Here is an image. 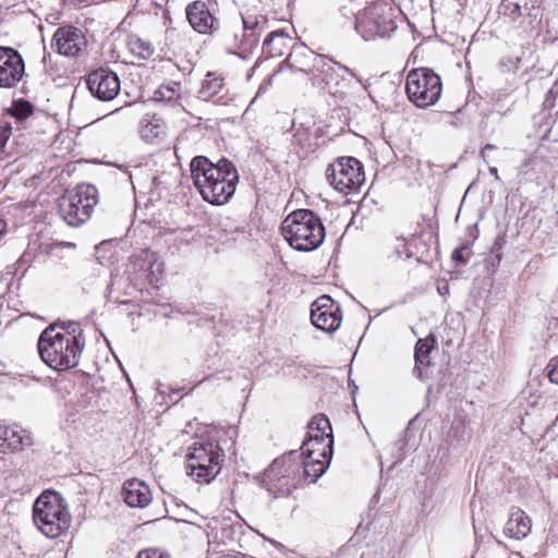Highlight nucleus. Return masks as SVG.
Listing matches in <instances>:
<instances>
[{
	"label": "nucleus",
	"mask_w": 558,
	"mask_h": 558,
	"mask_svg": "<svg viewBox=\"0 0 558 558\" xmlns=\"http://www.w3.org/2000/svg\"><path fill=\"white\" fill-rule=\"evenodd\" d=\"M243 29L241 35H233L228 51L242 59L247 58L258 47L260 35L266 28V20L260 16L242 15Z\"/></svg>",
	"instance_id": "nucleus-13"
},
{
	"label": "nucleus",
	"mask_w": 558,
	"mask_h": 558,
	"mask_svg": "<svg viewBox=\"0 0 558 558\" xmlns=\"http://www.w3.org/2000/svg\"><path fill=\"white\" fill-rule=\"evenodd\" d=\"M466 247L465 246H461L459 248H456L453 252H452V259L456 260V262H461V263H465V258L463 257V251L465 250Z\"/></svg>",
	"instance_id": "nucleus-38"
},
{
	"label": "nucleus",
	"mask_w": 558,
	"mask_h": 558,
	"mask_svg": "<svg viewBox=\"0 0 558 558\" xmlns=\"http://www.w3.org/2000/svg\"><path fill=\"white\" fill-rule=\"evenodd\" d=\"M489 173L495 177L496 180H500L498 175V170L496 167H489Z\"/></svg>",
	"instance_id": "nucleus-41"
},
{
	"label": "nucleus",
	"mask_w": 558,
	"mask_h": 558,
	"mask_svg": "<svg viewBox=\"0 0 558 558\" xmlns=\"http://www.w3.org/2000/svg\"><path fill=\"white\" fill-rule=\"evenodd\" d=\"M190 168L193 183L204 201L222 205L234 194L239 174L228 159L221 158L214 163L205 156H196L191 160Z\"/></svg>",
	"instance_id": "nucleus-1"
},
{
	"label": "nucleus",
	"mask_w": 558,
	"mask_h": 558,
	"mask_svg": "<svg viewBox=\"0 0 558 558\" xmlns=\"http://www.w3.org/2000/svg\"><path fill=\"white\" fill-rule=\"evenodd\" d=\"M281 233L290 246L300 252L318 248L326 235L320 217L311 209L290 213L281 223Z\"/></svg>",
	"instance_id": "nucleus-2"
},
{
	"label": "nucleus",
	"mask_w": 558,
	"mask_h": 558,
	"mask_svg": "<svg viewBox=\"0 0 558 558\" xmlns=\"http://www.w3.org/2000/svg\"><path fill=\"white\" fill-rule=\"evenodd\" d=\"M330 437H332L331 424L327 416L319 414L308 423L307 438L303 445L312 448L313 442L330 440Z\"/></svg>",
	"instance_id": "nucleus-25"
},
{
	"label": "nucleus",
	"mask_w": 558,
	"mask_h": 558,
	"mask_svg": "<svg viewBox=\"0 0 558 558\" xmlns=\"http://www.w3.org/2000/svg\"><path fill=\"white\" fill-rule=\"evenodd\" d=\"M32 445V437L27 430L19 425L0 423V451L21 450Z\"/></svg>",
	"instance_id": "nucleus-21"
},
{
	"label": "nucleus",
	"mask_w": 558,
	"mask_h": 558,
	"mask_svg": "<svg viewBox=\"0 0 558 558\" xmlns=\"http://www.w3.org/2000/svg\"><path fill=\"white\" fill-rule=\"evenodd\" d=\"M128 46L133 54L144 60L150 58L155 51L150 43L137 36L129 37Z\"/></svg>",
	"instance_id": "nucleus-32"
},
{
	"label": "nucleus",
	"mask_w": 558,
	"mask_h": 558,
	"mask_svg": "<svg viewBox=\"0 0 558 558\" xmlns=\"http://www.w3.org/2000/svg\"><path fill=\"white\" fill-rule=\"evenodd\" d=\"M186 19L191 27L199 34H209L214 28L216 19L204 1L197 0L187 4Z\"/></svg>",
	"instance_id": "nucleus-20"
},
{
	"label": "nucleus",
	"mask_w": 558,
	"mask_h": 558,
	"mask_svg": "<svg viewBox=\"0 0 558 558\" xmlns=\"http://www.w3.org/2000/svg\"><path fill=\"white\" fill-rule=\"evenodd\" d=\"M322 58L323 54L315 53L304 44H295L292 46L284 63L293 71L307 74L312 81L318 63L322 62Z\"/></svg>",
	"instance_id": "nucleus-19"
},
{
	"label": "nucleus",
	"mask_w": 558,
	"mask_h": 558,
	"mask_svg": "<svg viewBox=\"0 0 558 558\" xmlns=\"http://www.w3.org/2000/svg\"><path fill=\"white\" fill-rule=\"evenodd\" d=\"M223 458L217 442L195 441L186 456V473L197 483L208 484L219 474Z\"/></svg>",
	"instance_id": "nucleus-6"
},
{
	"label": "nucleus",
	"mask_w": 558,
	"mask_h": 558,
	"mask_svg": "<svg viewBox=\"0 0 558 558\" xmlns=\"http://www.w3.org/2000/svg\"><path fill=\"white\" fill-rule=\"evenodd\" d=\"M548 378L553 384L558 385V362L553 365L548 373Z\"/></svg>",
	"instance_id": "nucleus-39"
},
{
	"label": "nucleus",
	"mask_w": 558,
	"mask_h": 558,
	"mask_svg": "<svg viewBox=\"0 0 558 558\" xmlns=\"http://www.w3.org/2000/svg\"><path fill=\"white\" fill-rule=\"evenodd\" d=\"M24 74L25 63L21 53L11 47L0 46V87H15Z\"/></svg>",
	"instance_id": "nucleus-17"
},
{
	"label": "nucleus",
	"mask_w": 558,
	"mask_h": 558,
	"mask_svg": "<svg viewBox=\"0 0 558 558\" xmlns=\"http://www.w3.org/2000/svg\"><path fill=\"white\" fill-rule=\"evenodd\" d=\"M502 14L508 16L523 33H530L541 22V10L536 2L502 0Z\"/></svg>",
	"instance_id": "nucleus-15"
},
{
	"label": "nucleus",
	"mask_w": 558,
	"mask_h": 558,
	"mask_svg": "<svg viewBox=\"0 0 558 558\" xmlns=\"http://www.w3.org/2000/svg\"><path fill=\"white\" fill-rule=\"evenodd\" d=\"M126 271L132 281L148 282L157 287L163 278L165 264L157 253L142 250L130 257Z\"/></svg>",
	"instance_id": "nucleus-12"
},
{
	"label": "nucleus",
	"mask_w": 558,
	"mask_h": 558,
	"mask_svg": "<svg viewBox=\"0 0 558 558\" xmlns=\"http://www.w3.org/2000/svg\"><path fill=\"white\" fill-rule=\"evenodd\" d=\"M520 62V58H515V59H512V58H505L500 61V66L505 70V71H515L518 69V64Z\"/></svg>",
	"instance_id": "nucleus-36"
},
{
	"label": "nucleus",
	"mask_w": 558,
	"mask_h": 558,
	"mask_svg": "<svg viewBox=\"0 0 558 558\" xmlns=\"http://www.w3.org/2000/svg\"><path fill=\"white\" fill-rule=\"evenodd\" d=\"M326 179L340 193L350 194L360 190L365 175L356 158L341 157L327 168Z\"/></svg>",
	"instance_id": "nucleus-11"
},
{
	"label": "nucleus",
	"mask_w": 558,
	"mask_h": 558,
	"mask_svg": "<svg viewBox=\"0 0 558 558\" xmlns=\"http://www.w3.org/2000/svg\"><path fill=\"white\" fill-rule=\"evenodd\" d=\"M292 40L283 29L270 32L263 43V53L268 58L280 57L289 49Z\"/></svg>",
	"instance_id": "nucleus-24"
},
{
	"label": "nucleus",
	"mask_w": 558,
	"mask_h": 558,
	"mask_svg": "<svg viewBox=\"0 0 558 558\" xmlns=\"http://www.w3.org/2000/svg\"><path fill=\"white\" fill-rule=\"evenodd\" d=\"M11 133V126L0 128V145L3 146L8 141Z\"/></svg>",
	"instance_id": "nucleus-37"
},
{
	"label": "nucleus",
	"mask_w": 558,
	"mask_h": 558,
	"mask_svg": "<svg viewBox=\"0 0 558 558\" xmlns=\"http://www.w3.org/2000/svg\"><path fill=\"white\" fill-rule=\"evenodd\" d=\"M532 527L531 519L520 508H511L509 518L505 524V534L511 538L522 539L526 537Z\"/></svg>",
	"instance_id": "nucleus-23"
},
{
	"label": "nucleus",
	"mask_w": 558,
	"mask_h": 558,
	"mask_svg": "<svg viewBox=\"0 0 558 558\" xmlns=\"http://www.w3.org/2000/svg\"><path fill=\"white\" fill-rule=\"evenodd\" d=\"M496 146L493 144H486L484 148L481 150V157L486 161V150H494Z\"/></svg>",
	"instance_id": "nucleus-40"
},
{
	"label": "nucleus",
	"mask_w": 558,
	"mask_h": 558,
	"mask_svg": "<svg viewBox=\"0 0 558 558\" xmlns=\"http://www.w3.org/2000/svg\"><path fill=\"white\" fill-rule=\"evenodd\" d=\"M140 135L148 144L157 143L166 135V124L156 116L146 114L140 122Z\"/></svg>",
	"instance_id": "nucleus-26"
},
{
	"label": "nucleus",
	"mask_w": 558,
	"mask_h": 558,
	"mask_svg": "<svg viewBox=\"0 0 558 558\" xmlns=\"http://www.w3.org/2000/svg\"><path fill=\"white\" fill-rule=\"evenodd\" d=\"M311 322L324 332H335L342 322L340 304L329 295H320L311 305Z\"/></svg>",
	"instance_id": "nucleus-14"
},
{
	"label": "nucleus",
	"mask_w": 558,
	"mask_h": 558,
	"mask_svg": "<svg viewBox=\"0 0 558 558\" xmlns=\"http://www.w3.org/2000/svg\"><path fill=\"white\" fill-rule=\"evenodd\" d=\"M332 444L333 437H330V440L313 442L312 448H308L306 445H302L301 450L302 454L317 457L323 461H330L332 454Z\"/></svg>",
	"instance_id": "nucleus-31"
},
{
	"label": "nucleus",
	"mask_w": 558,
	"mask_h": 558,
	"mask_svg": "<svg viewBox=\"0 0 558 558\" xmlns=\"http://www.w3.org/2000/svg\"><path fill=\"white\" fill-rule=\"evenodd\" d=\"M137 558H171L168 553L161 551L159 549L150 548L141 551L137 555Z\"/></svg>",
	"instance_id": "nucleus-35"
},
{
	"label": "nucleus",
	"mask_w": 558,
	"mask_h": 558,
	"mask_svg": "<svg viewBox=\"0 0 558 558\" xmlns=\"http://www.w3.org/2000/svg\"><path fill=\"white\" fill-rule=\"evenodd\" d=\"M395 12L387 0H377L355 19V29L365 40L389 37L397 28Z\"/></svg>",
	"instance_id": "nucleus-7"
},
{
	"label": "nucleus",
	"mask_w": 558,
	"mask_h": 558,
	"mask_svg": "<svg viewBox=\"0 0 558 558\" xmlns=\"http://www.w3.org/2000/svg\"><path fill=\"white\" fill-rule=\"evenodd\" d=\"M180 84L179 83H171L168 85H161L159 89L156 92V99L165 100L168 102H171L179 98L180 94Z\"/></svg>",
	"instance_id": "nucleus-34"
},
{
	"label": "nucleus",
	"mask_w": 558,
	"mask_h": 558,
	"mask_svg": "<svg viewBox=\"0 0 558 558\" xmlns=\"http://www.w3.org/2000/svg\"><path fill=\"white\" fill-rule=\"evenodd\" d=\"M223 78L216 73L208 72L198 90V98L204 101L213 100L223 92Z\"/></svg>",
	"instance_id": "nucleus-29"
},
{
	"label": "nucleus",
	"mask_w": 558,
	"mask_h": 558,
	"mask_svg": "<svg viewBox=\"0 0 558 558\" xmlns=\"http://www.w3.org/2000/svg\"><path fill=\"white\" fill-rule=\"evenodd\" d=\"M5 232V222L4 220L0 219V238L4 234Z\"/></svg>",
	"instance_id": "nucleus-42"
},
{
	"label": "nucleus",
	"mask_w": 558,
	"mask_h": 558,
	"mask_svg": "<svg viewBox=\"0 0 558 558\" xmlns=\"http://www.w3.org/2000/svg\"><path fill=\"white\" fill-rule=\"evenodd\" d=\"M82 351L80 344H74V337L59 336L54 327H47L38 339L41 360L58 372L77 366Z\"/></svg>",
	"instance_id": "nucleus-4"
},
{
	"label": "nucleus",
	"mask_w": 558,
	"mask_h": 558,
	"mask_svg": "<svg viewBox=\"0 0 558 558\" xmlns=\"http://www.w3.org/2000/svg\"><path fill=\"white\" fill-rule=\"evenodd\" d=\"M49 327H54V332L59 333V336H69L74 337V344H80L82 349L85 345V338L83 336V330L81 325L76 322H68V323H54Z\"/></svg>",
	"instance_id": "nucleus-30"
},
{
	"label": "nucleus",
	"mask_w": 558,
	"mask_h": 558,
	"mask_svg": "<svg viewBox=\"0 0 558 558\" xmlns=\"http://www.w3.org/2000/svg\"><path fill=\"white\" fill-rule=\"evenodd\" d=\"M124 501L132 508H145L151 502V492L143 481L131 478L122 488Z\"/></svg>",
	"instance_id": "nucleus-22"
},
{
	"label": "nucleus",
	"mask_w": 558,
	"mask_h": 558,
	"mask_svg": "<svg viewBox=\"0 0 558 558\" xmlns=\"http://www.w3.org/2000/svg\"><path fill=\"white\" fill-rule=\"evenodd\" d=\"M97 189L92 184H80L66 191L59 199V214L71 227L86 222L98 203Z\"/></svg>",
	"instance_id": "nucleus-8"
},
{
	"label": "nucleus",
	"mask_w": 558,
	"mask_h": 558,
	"mask_svg": "<svg viewBox=\"0 0 558 558\" xmlns=\"http://www.w3.org/2000/svg\"><path fill=\"white\" fill-rule=\"evenodd\" d=\"M299 463L301 464L302 480H308L310 483L316 482L327 470L329 462L323 461L317 457L299 453Z\"/></svg>",
	"instance_id": "nucleus-27"
},
{
	"label": "nucleus",
	"mask_w": 558,
	"mask_h": 558,
	"mask_svg": "<svg viewBox=\"0 0 558 558\" xmlns=\"http://www.w3.org/2000/svg\"><path fill=\"white\" fill-rule=\"evenodd\" d=\"M52 46L62 56L76 57L86 48L87 39L81 28L66 25L56 31L52 37Z\"/></svg>",
	"instance_id": "nucleus-18"
},
{
	"label": "nucleus",
	"mask_w": 558,
	"mask_h": 558,
	"mask_svg": "<svg viewBox=\"0 0 558 558\" xmlns=\"http://www.w3.org/2000/svg\"><path fill=\"white\" fill-rule=\"evenodd\" d=\"M442 90L438 74L427 68L413 69L405 81V92L410 101L418 108L435 105Z\"/></svg>",
	"instance_id": "nucleus-9"
},
{
	"label": "nucleus",
	"mask_w": 558,
	"mask_h": 558,
	"mask_svg": "<svg viewBox=\"0 0 558 558\" xmlns=\"http://www.w3.org/2000/svg\"><path fill=\"white\" fill-rule=\"evenodd\" d=\"M436 343V339L433 335L425 337L423 339H418L415 345V367L413 369L414 374L417 375L418 378L423 377L422 366H427L429 364V354L434 349Z\"/></svg>",
	"instance_id": "nucleus-28"
},
{
	"label": "nucleus",
	"mask_w": 558,
	"mask_h": 558,
	"mask_svg": "<svg viewBox=\"0 0 558 558\" xmlns=\"http://www.w3.org/2000/svg\"><path fill=\"white\" fill-rule=\"evenodd\" d=\"M302 482L299 454L291 451L277 458L266 469L262 486L274 497H286Z\"/></svg>",
	"instance_id": "nucleus-5"
},
{
	"label": "nucleus",
	"mask_w": 558,
	"mask_h": 558,
	"mask_svg": "<svg viewBox=\"0 0 558 558\" xmlns=\"http://www.w3.org/2000/svg\"><path fill=\"white\" fill-rule=\"evenodd\" d=\"M86 84L90 94L101 101L112 100L120 92L118 74L105 68L92 71L87 76Z\"/></svg>",
	"instance_id": "nucleus-16"
},
{
	"label": "nucleus",
	"mask_w": 558,
	"mask_h": 558,
	"mask_svg": "<svg viewBox=\"0 0 558 558\" xmlns=\"http://www.w3.org/2000/svg\"><path fill=\"white\" fill-rule=\"evenodd\" d=\"M33 521L45 536L57 538L69 530L71 514L60 494L46 492L34 502Z\"/></svg>",
	"instance_id": "nucleus-3"
},
{
	"label": "nucleus",
	"mask_w": 558,
	"mask_h": 558,
	"mask_svg": "<svg viewBox=\"0 0 558 558\" xmlns=\"http://www.w3.org/2000/svg\"><path fill=\"white\" fill-rule=\"evenodd\" d=\"M9 113L22 121L33 113V106L27 100L20 99L13 101L12 107L9 109Z\"/></svg>",
	"instance_id": "nucleus-33"
},
{
	"label": "nucleus",
	"mask_w": 558,
	"mask_h": 558,
	"mask_svg": "<svg viewBox=\"0 0 558 558\" xmlns=\"http://www.w3.org/2000/svg\"><path fill=\"white\" fill-rule=\"evenodd\" d=\"M354 81H357L356 76L350 69L326 56H323L312 77L313 85L340 97L347 93Z\"/></svg>",
	"instance_id": "nucleus-10"
}]
</instances>
